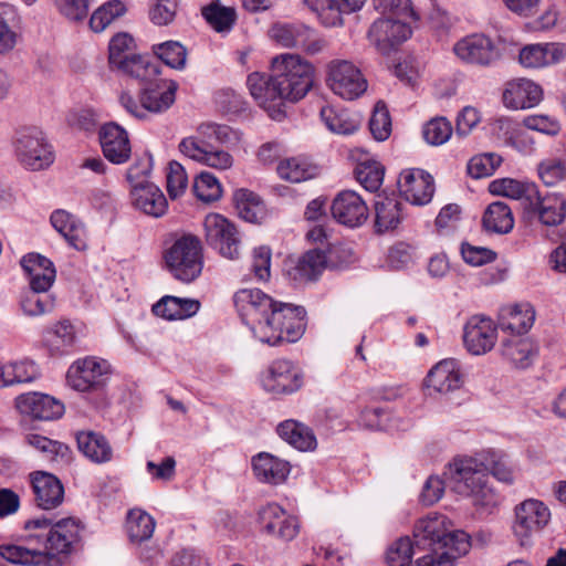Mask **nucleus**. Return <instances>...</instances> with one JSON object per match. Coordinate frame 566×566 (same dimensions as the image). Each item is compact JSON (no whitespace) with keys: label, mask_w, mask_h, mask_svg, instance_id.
I'll list each match as a JSON object with an SVG mask.
<instances>
[{"label":"nucleus","mask_w":566,"mask_h":566,"mask_svg":"<svg viewBox=\"0 0 566 566\" xmlns=\"http://www.w3.org/2000/svg\"><path fill=\"white\" fill-rule=\"evenodd\" d=\"M400 195L410 203L422 206L428 203L434 192V182L431 175L422 169H406L398 179Z\"/></svg>","instance_id":"obj_19"},{"label":"nucleus","mask_w":566,"mask_h":566,"mask_svg":"<svg viewBox=\"0 0 566 566\" xmlns=\"http://www.w3.org/2000/svg\"><path fill=\"white\" fill-rule=\"evenodd\" d=\"M0 556L15 565H38L43 559V552L20 545H0Z\"/></svg>","instance_id":"obj_61"},{"label":"nucleus","mask_w":566,"mask_h":566,"mask_svg":"<svg viewBox=\"0 0 566 566\" xmlns=\"http://www.w3.org/2000/svg\"><path fill=\"white\" fill-rule=\"evenodd\" d=\"M326 83L336 95L347 101L361 96L368 86L361 71L347 60L328 63Z\"/></svg>","instance_id":"obj_10"},{"label":"nucleus","mask_w":566,"mask_h":566,"mask_svg":"<svg viewBox=\"0 0 566 566\" xmlns=\"http://www.w3.org/2000/svg\"><path fill=\"white\" fill-rule=\"evenodd\" d=\"M101 147L107 160L122 165L130 158L132 147L127 132L115 123L103 125L98 133Z\"/></svg>","instance_id":"obj_23"},{"label":"nucleus","mask_w":566,"mask_h":566,"mask_svg":"<svg viewBox=\"0 0 566 566\" xmlns=\"http://www.w3.org/2000/svg\"><path fill=\"white\" fill-rule=\"evenodd\" d=\"M418 546L427 547L428 552H439L453 564L454 559L470 549L469 535L452 528L450 520L442 514H429L415 525Z\"/></svg>","instance_id":"obj_1"},{"label":"nucleus","mask_w":566,"mask_h":566,"mask_svg":"<svg viewBox=\"0 0 566 566\" xmlns=\"http://www.w3.org/2000/svg\"><path fill=\"white\" fill-rule=\"evenodd\" d=\"M279 176L291 182H302L319 174L317 165L305 157H293L281 161L276 168Z\"/></svg>","instance_id":"obj_44"},{"label":"nucleus","mask_w":566,"mask_h":566,"mask_svg":"<svg viewBox=\"0 0 566 566\" xmlns=\"http://www.w3.org/2000/svg\"><path fill=\"white\" fill-rule=\"evenodd\" d=\"M154 54L167 66L184 70L187 62V49L178 41H166L153 45Z\"/></svg>","instance_id":"obj_57"},{"label":"nucleus","mask_w":566,"mask_h":566,"mask_svg":"<svg viewBox=\"0 0 566 566\" xmlns=\"http://www.w3.org/2000/svg\"><path fill=\"white\" fill-rule=\"evenodd\" d=\"M537 174L544 185L556 186L566 179V161L557 157L543 159L537 165Z\"/></svg>","instance_id":"obj_63"},{"label":"nucleus","mask_w":566,"mask_h":566,"mask_svg":"<svg viewBox=\"0 0 566 566\" xmlns=\"http://www.w3.org/2000/svg\"><path fill=\"white\" fill-rule=\"evenodd\" d=\"M233 302L242 322L256 337V325L266 319L276 301L259 289H242L235 292Z\"/></svg>","instance_id":"obj_13"},{"label":"nucleus","mask_w":566,"mask_h":566,"mask_svg":"<svg viewBox=\"0 0 566 566\" xmlns=\"http://www.w3.org/2000/svg\"><path fill=\"white\" fill-rule=\"evenodd\" d=\"M27 441L51 461L66 463L71 460L72 452L69 446L63 442L51 440L36 433L28 434Z\"/></svg>","instance_id":"obj_51"},{"label":"nucleus","mask_w":566,"mask_h":566,"mask_svg":"<svg viewBox=\"0 0 566 566\" xmlns=\"http://www.w3.org/2000/svg\"><path fill=\"white\" fill-rule=\"evenodd\" d=\"M109 366L105 360L87 357L74 361L66 374L67 384L77 391L102 388L108 377Z\"/></svg>","instance_id":"obj_15"},{"label":"nucleus","mask_w":566,"mask_h":566,"mask_svg":"<svg viewBox=\"0 0 566 566\" xmlns=\"http://www.w3.org/2000/svg\"><path fill=\"white\" fill-rule=\"evenodd\" d=\"M39 375L38 366L31 360L6 364L0 367V388L33 381Z\"/></svg>","instance_id":"obj_46"},{"label":"nucleus","mask_w":566,"mask_h":566,"mask_svg":"<svg viewBox=\"0 0 566 566\" xmlns=\"http://www.w3.org/2000/svg\"><path fill=\"white\" fill-rule=\"evenodd\" d=\"M462 384V374L455 359L439 361L430 369L426 378L427 387L440 394L457 390Z\"/></svg>","instance_id":"obj_31"},{"label":"nucleus","mask_w":566,"mask_h":566,"mask_svg":"<svg viewBox=\"0 0 566 566\" xmlns=\"http://www.w3.org/2000/svg\"><path fill=\"white\" fill-rule=\"evenodd\" d=\"M319 115L326 127L336 134H353L360 125L359 117L345 108L326 105L321 108Z\"/></svg>","instance_id":"obj_40"},{"label":"nucleus","mask_w":566,"mask_h":566,"mask_svg":"<svg viewBox=\"0 0 566 566\" xmlns=\"http://www.w3.org/2000/svg\"><path fill=\"white\" fill-rule=\"evenodd\" d=\"M20 263L28 274L31 290L50 291L56 277V271L51 260L39 253H29L21 259Z\"/></svg>","instance_id":"obj_29"},{"label":"nucleus","mask_w":566,"mask_h":566,"mask_svg":"<svg viewBox=\"0 0 566 566\" xmlns=\"http://www.w3.org/2000/svg\"><path fill=\"white\" fill-rule=\"evenodd\" d=\"M203 18L217 32L229 31L237 19L235 10L231 7L221 6L216 0L201 10Z\"/></svg>","instance_id":"obj_52"},{"label":"nucleus","mask_w":566,"mask_h":566,"mask_svg":"<svg viewBox=\"0 0 566 566\" xmlns=\"http://www.w3.org/2000/svg\"><path fill=\"white\" fill-rule=\"evenodd\" d=\"M313 33L314 30L303 23H276L270 29V36L284 48H300Z\"/></svg>","instance_id":"obj_43"},{"label":"nucleus","mask_w":566,"mask_h":566,"mask_svg":"<svg viewBox=\"0 0 566 566\" xmlns=\"http://www.w3.org/2000/svg\"><path fill=\"white\" fill-rule=\"evenodd\" d=\"M332 214L337 222L355 228L367 220L368 208L357 192L344 190L333 200Z\"/></svg>","instance_id":"obj_22"},{"label":"nucleus","mask_w":566,"mask_h":566,"mask_svg":"<svg viewBox=\"0 0 566 566\" xmlns=\"http://www.w3.org/2000/svg\"><path fill=\"white\" fill-rule=\"evenodd\" d=\"M501 353L516 368H527L536 355V348L528 338L511 336L502 342Z\"/></svg>","instance_id":"obj_41"},{"label":"nucleus","mask_w":566,"mask_h":566,"mask_svg":"<svg viewBox=\"0 0 566 566\" xmlns=\"http://www.w3.org/2000/svg\"><path fill=\"white\" fill-rule=\"evenodd\" d=\"M496 336V327L485 316H472L463 328L464 346L473 355L490 352L495 345Z\"/></svg>","instance_id":"obj_20"},{"label":"nucleus","mask_w":566,"mask_h":566,"mask_svg":"<svg viewBox=\"0 0 566 566\" xmlns=\"http://www.w3.org/2000/svg\"><path fill=\"white\" fill-rule=\"evenodd\" d=\"M117 70L149 84H151L160 73L158 64L139 55H130L125 64Z\"/></svg>","instance_id":"obj_59"},{"label":"nucleus","mask_w":566,"mask_h":566,"mask_svg":"<svg viewBox=\"0 0 566 566\" xmlns=\"http://www.w3.org/2000/svg\"><path fill=\"white\" fill-rule=\"evenodd\" d=\"M482 224L485 231L506 234L514 227V218L511 208L502 201H495L488 206Z\"/></svg>","instance_id":"obj_42"},{"label":"nucleus","mask_w":566,"mask_h":566,"mask_svg":"<svg viewBox=\"0 0 566 566\" xmlns=\"http://www.w3.org/2000/svg\"><path fill=\"white\" fill-rule=\"evenodd\" d=\"M13 148L18 161L30 170L44 169L54 160L52 147L38 127L18 129L13 138Z\"/></svg>","instance_id":"obj_8"},{"label":"nucleus","mask_w":566,"mask_h":566,"mask_svg":"<svg viewBox=\"0 0 566 566\" xmlns=\"http://www.w3.org/2000/svg\"><path fill=\"white\" fill-rule=\"evenodd\" d=\"M53 228L63 235L76 250L86 249V230L84 224L65 210H56L51 214Z\"/></svg>","instance_id":"obj_33"},{"label":"nucleus","mask_w":566,"mask_h":566,"mask_svg":"<svg viewBox=\"0 0 566 566\" xmlns=\"http://www.w3.org/2000/svg\"><path fill=\"white\" fill-rule=\"evenodd\" d=\"M250 95L271 118L281 120L285 116V102L287 101L274 78V73L265 75L253 72L247 78Z\"/></svg>","instance_id":"obj_11"},{"label":"nucleus","mask_w":566,"mask_h":566,"mask_svg":"<svg viewBox=\"0 0 566 566\" xmlns=\"http://www.w3.org/2000/svg\"><path fill=\"white\" fill-rule=\"evenodd\" d=\"M369 130L378 142L386 140L391 134V118L386 104L377 102L369 119Z\"/></svg>","instance_id":"obj_64"},{"label":"nucleus","mask_w":566,"mask_h":566,"mask_svg":"<svg viewBox=\"0 0 566 566\" xmlns=\"http://www.w3.org/2000/svg\"><path fill=\"white\" fill-rule=\"evenodd\" d=\"M259 522L268 534L277 535L284 541H291L298 534V522L294 516H285L284 510L271 503L259 511Z\"/></svg>","instance_id":"obj_25"},{"label":"nucleus","mask_w":566,"mask_h":566,"mask_svg":"<svg viewBox=\"0 0 566 566\" xmlns=\"http://www.w3.org/2000/svg\"><path fill=\"white\" fill-rule=\"evenodd\" d=\"M325 252L321 250H310L304 253L289 270V275L298 282L316 280L324 269L327 268Z\"/></svg>","instance_id":"obj_39"},{"label":"nucleus","mask_w":566,"mask_h":566,"mask_svg":"<svg viewBox=\"0 0 566 566\" xmlns=\"http://www.w3.org/2000/svg\"><path fill=\"white\" fill-rule=\"evenodd\" d=\"M279 436L300 451H313L317 447L311 428L295 420H285L277 426Z\"/></svg>","instance_id":"obj_38"},{"label":"nucleus","mask_w":566,"mask_h":566,"mask_svg":"<svg viewBox=\"0 0 566 566\" xmlns=\"http://www.w3.org/2000/svg\"><path fill=\"white\" fill-rule=\"evenodd\" d=\"M134 207L147 216L159 218L165 214L168 202L163 191L153 182L140 180L132 187Z\"/></svg>","instance_id":"obj_28"},{"label":"nucleus","mask_w":566,"mask_h":566,"mask_svg":"<svg viewBox=\"0 0 566 566\" xmlns=\"http://www.w3.org/2000/svg\"><path fill=\"white\" fill-rule=\"evenodd\" d=\"M252 470L260 482L280 484L285 481L290 473L287 461L281 460L271 453L260 452L251 461Z\"/></svg>","instance_id":"obj_32"},{"label":"nucleus","mask_w":566,"mask_h":566,"mask_svg":"<svg viewBox=\"0 0 566 566\" xmlns=\"http://www.w3.org/2000/svg\"><path fill=\"white\" fill-rule=\"evenodd\" d=\"M551 521V511L539 500L527 499L515 507L513 531L522 546L528 545L531 538L541 533Z\"/></svg>","instance_id":"obj_12"},{"label":"nucleus","mask_w":566,"mask_h":566,"mask_svg":"<svg viewBox=\"0 0 566 566\" xmlns=\"http://www.w3.org/2000/svg\"><path fill=\"white\" fill-rule=\"evenodd\" d=\"M410 25L400 18L392 15L376 20L368 31V38L376 49L382 54H389L391 50L410 38Z\"/></svg>","instance_id":"obj_16"},{"label":"nucleus","mask_w":566,"mask_h":566,"mask_svg":"<svg viewBox=\"0 0 566 566\" xmlns=\"http://www.w3.org/2000/svg\"><path fill=\"white\" fill-rule=\"evenodd\" d=\"M274 78L286 99L297 102L311 91L314 82V67L298 54L283 53L271 61Z\"/></svg>","instance_id":"obj_6"},{"label":"nucleus","mask_w":566,"mask_h":566,"mask_svg":"<svg viewBox=\"0 0 566 566\" xmlns=\"http://www.w3.org/2000/svg\"><path fill=\"white\" fill-rule=\"evenodd\" d=\"M126 11L124 3L119 0H113L104 3L95 10L90 19V27L94 32L104 31L115 19L123 15Z\"/></svg>","instance_id":"obj_60"},{"label":"nucleus","mask_w":566,"mask_h":566,"mask_svg":"<svg viewBox=\"0 0 566 566\" xmlns=\"http://www.w3.org/2000/svg\"><path fill=\"white\" fill-rule=\"evenodd\" d=\"M32 489L36 505L42 510H53L64 500V488L53 474L38 471L31 474Z\"/></svg>","instance_id":"obj_27"},{"label":"nucleus","mask_w":566,"mask_h":566,"mask_svg":"<svg viewBox=\"0 0 566 566\" xmlns=\"http://www.w3.org/2000/svg\"><path fill=\"white\" fill-rule=\"evenodd\" d=\"M566 57V45L563 43H535L525 45L518 61L526 69H542L557 64Z\"/></svg>","instance_id":"obj_24"},{"label":"nucleus","mask_w":566,"mask_h":566,"mask_svg":"<svg viewBox=\"0 0 566 566\" xmlns=\"http://www.w3.org/2000/svg\"><path fill=\"white\" fill-rule=\"evenodd\" d=\"M20 17L13 6L0 3V54L12 51L20 40Z\"/></svg>","instance_id":"obj_37"},{"label":"nucleus","mask_w":566,"mask_h":566,"mask_svg":"<svg viewBox=\"0 0 566 566\" xmlns=\"http://www.w3.org/2000/svg\"><path fill=\"white\" fill-rule=\"evenodd\" d=\"M453 52L461 61L480 66H488L500 59L499 49L482 33L462 38L454 44Z\"/></svg>","instance_id":"obj_17"},{"label":"nucleus","mask_w":566,"mask_h":566,"mask_svg":"<svg viewBox=\"0 0 566 566\" xmlns=\"http://www.w3.org/2000/svg\"><path fill=\"white\" fill-rule=\"evenodd\" d=\"M304 375L293 361L275 359L261 377L262 387L272 394H293L303 386Z\"/></svg>","instance_id":"obj_14"},{"label":"nucleus","mask_w":566,"mask_h":566,"mask_svg":"<svg viewBox=\"0 0 566 566\" xmlns=\"http://www.w3.org/2000/svg\"><path fill=\"white\" fill-rule=\"evenodd\" d=\"M233 202L241 219L251 223H259L263 219L264 205L256 193L238 189L233 193Z\"/></svg>","instance_id":"obj_45"},{"label":"nucleus","mask_w":566,"mask_h":566,"mask_svg":"<svg viewBox=\"0 0 566 566\" xmlns=\"http://www.w3.org/2000/svg\"><path fill=\"white\" fill-rule=\"evenodd\" d=\"M313 12L316 13L321 22L327 27H338L343 24V14L339 0H304Z\"/></svg>","instance_id":"obj_56"},{"label":"nucleus","mask_w":566,"mask_h":566,"mask_svg":"<svg viewBox=\"0 0 566 566\" xmlns=\"http://www.w3.org/2000/svg\"><path fill=\"white\" fill-rule=\"evenodd\" d=\"M15 407L20 413L39 420H54L64 412V405L60 400L36 391L18 396Z\"/></svg>","instance_id":"obj_21"},{"label":"nucleus","mask_w":566,"mask_h":566,"mask_svg":"<svg viewBox=\"0 0 566 566\" xmlns=\"http://www.w3.org/2000/svg\"><path fill=\"white\" fill-rule=\"evenodd\" d=\"M24 528L27 531L48 530L45 534H30L31 537L42 541L43 549L41 551L45 558L71 553L73 546L78 543L81 538L84 525L75 517L62 518L55 523H52V521L46 517H36L28 520L24 523Z\"/></svg>","instance_id":"obj_5"},{"label":"nucleus","mask_w":566,"mask_h":566,"mask_svg":"<svg viewBox=\"0 0 566 566\" xmlns=\"http://www.w3.org/2000/svg\"><path fill=\"white\" fill-rule=\"evenodd\" d=\"M45 342L52 350L66 353L67 348L72 347L75 342L73 325L66 319L55 323L46 331Z\"/></svg>","instance_id":"obj_58"},{"label":"nucleus","mask_w":566,"mask_h":566,"mask_svg":"<svg viewBox=\"0 0 566 566\" xmlns=\"http://www.w3.org/2000/svg\"><path fill=\"white\" fill-rule=\"evenodd\" d=\"M451 489L470 497L472 504L483 512H491L497 505V496L488 485V475L478 457H459L449 464Z\"/></svg>","instance_id":"obj_3"},{"label":"nucleus","mask_w":566,"mask_h":566,"mask_svg":"<svg viewBox=\"0 0 566 566\" xmlns=\"http://www.w3.org/2000/svg\"><path fill=\"white\" fill-rule=\"evenodd\" d=\"M543 99L542 87L531 80L518 78L507 83L503 103L512 109L532 108Z\"/></svg>","instance_id":"obj_26"},{"label":"nucleus","mask_w":566,"mask_h":566,"mask_svg":"<svg viewBox=\"0 0 566 566\" xmlns=\"http://www.w3.org/2000/svg\"><path fill=\"white\" fill-rule=\"evenodd\" d=\"M78 450L94 463L112 460L113 449L107 439L94 431H81L76 434Z\"/></svg>","instance_id":"obj_36"},{"label":"nucleus","mask_w":566,"mask_h":566,"mask_svg":"<svg viewBox=\"0 0 566 566\" xmlns=\"http://www.w3.org/2000/svg\"><path fill=\"white\" fill-rule=\"evenodd\" d=\"M478 459L485 471H490L492 475L500 482L512 484L514 481L513 470L507 461V457L495 450H485L479 453Z\"/></svg>","instance_id":"obj_47"},{"label":"nucleus","mask_w":566,"mask_h":566,"mask_svg":"<svg viewBox=\"0 0 566 566\" xmlns=\"http://www.w3.org/2000/svg\"><path fill=\"white\" fill-rule=\"evenodd\" d=\"M207 244L223 258L235 260L241 254V235L235 224L219 213H209L203 221Z\"/></svg>","instance_id":"obj_9"},{"label":"nucleus","mask_w":566,"mask_h":566,"mask_svg":"<svg viewBox=\"0 0 566 566\" xmlns=\"http://www.w3.org/2000/svg\"><path fill=\"white\" fill-rule=\"evenodd\" d=\"M355 176L367 191L375 192L382 185L385 167L377 160L367 159L357 164Z\"/></svg>","instance_id":"obj_54"},{"label":"nucleus","mask_w":566,"mask_h":566,"mask_svg":"<svg viewBox=\"0 0 566 566\" xmlns=\"http://www.w3.org/2000/svg\"><path fill=\"white\" fill-rule=\"evenodd\" d=\"M199 136L184 138L179 150L188 158L216 170H229L234 164L233 156L223 149H218L212 142L227 144L231 140L232 129L227 125L203 123L198 127Z\"/></svg>","instance_id":"obj_2"},{"label":"nucleus","mask_w":566,"mask_h":566,"mask_svg":"<svg viewBox=\"0 0 566 566\" xmlns=\"http://www.w3.org/2000/svg\"><path fill=\"white\" fill-rule=\"evenodd\" d=\"M192 188L196 197L202 202H213L222 196L220 181L208 171H202L196 177Z\"/></svg>","instance_id":"obj_62"},{"label":"nucleus","mask_w":566,"mask_h":566,"mask_svg":"<svg viewBox=\"0 0 566 566\" xmlns=\"http://www.w3.org/2000/svg\"><path fill=\"white\" fill-rule=\"evenodd\" d=\"M178 84L175 81L159 80L142 90L139 102L145 112L161 113L167 111L176 99Z\"/></svg>","instance_id":"obj_30"},{"label":"nucleus","mask_w":566,"mask_h":566,"mask_svg":"<svg viewBox=\"0 0 566 566\" xmlns=\"http://www.w3.org/2000/svg\"><path fill=\"white\" fill-rule=\"evenodd\" d=\"M534 318L535 313L528 304L507 306L500 312L499 326L512 336L521 337L532 327Z\"/></svg>","instance_id":"obj_34"},{"label":"nucleus","mask_w":566,"mask_h":566,"mask_svg":"<svg viewBox=\"0 0 566 566\" xmlns=\"http://www.w3.org/2000/svg\"><path fill=\"white\" fill-rule=\"evenodd\" d=\"M199 308L200 303L197 300L166 295L153 306V313L165 319L175 321L189 318Z\"/></svg>","instance_id":"obj_35"},{"label":"nucleus","mask_w":566,"mask_h":566,"mask_svg":"<svg viewBox=\"0 0 566 566\" xmlns=\"http://www.w3.org/2000/svg\"><path fill=\"white\" fill-rule=\"evenodd\" d=\"M428 552L427 547H420L417 543V537H400L394 542L386 555L388 566H410L412 556L418 553Z\"/></svg>","instance_id":"obj_48"},{"label":"nucleus","mask_w":566,"mask_h":566,"mask_svg":"<svg viewBox=\"0 0 566 566\" xmlns=\"http://www.w3.org/2000/svg\"><path fill=\"white\" fill-rule=\"evenodd\" d=\"M527 210L532 218L542 224L555 227L563 222L566 216V199L556 192L541 193L536 187L534 196L527 202Z\"/></svg>","instance_id":"obj_18"},{"label":"nucleus","mask_w":566,"mask_h":566,"mask_svg":"<svg viewBox=\"0 0 566 566\" xmlns=\"http://www.w3.org/2000/svg\"><path fill=\"white\" fill-rule=\"evenodd\" d=\"M401 203L395 198H382L375 203L376 221L375 226L378 232H385L395 229L401 218Z\"/></svg>","instance_id":"obj_50"},{"label":"nucleus","mask_w":566,"mask_h":566,"mask_svg":"<svg viewBox=\"0 0 566 566\" xmlns=\"http://www.w3.org/2000/svg\"><path fill=\"white\" fill-rule=\"evenodd\" d=\"M20 305L25 315L40 316L54 310L55 297L49 292L29 289L22 294Z\"/></svg>","instance_id":"obj_49"},{"label":"nucleus","mask_w":566,"mask_h":566,"mask_svg":"<svg viewBox=\"0 0 566 566\" xmlns=\"http://www.w3.org/2000/svg\"><path fill=\"white\" fill-rule=\"evenodd\" d=\"M165 261L175 279L190 283L202 271V247L192 234L182 235L166 251Z\"/></svg>","instance_id":"obj_7"},{"label":"nucleus","mask_w":566,"mask_h":566,"mask_svg":"<svg viewBox=\"0 0 566 566\" xmlns=\"http://www.w3.org/2000/svg\"><path fill=\"white\" fill-rule=\"evenodd\" d=\"M535 184L521 182L515 179L504 178L493 180L490 184V191L494 195L507 197L511 199H525L526 202L534 196Z\"/></svg>","instance_id":"obj_53"},{"label":"nucleus","mask_w":566,"mask_h":566,"mask_svg":"<svg viewBox=\"0 0 566 566\" xmlns=\"http://www.w3.org/2000/svg\"><path fill=\"white\" fill-rule=\"evenodd\" d=\"M306 324L303 306L276 301L266 319L256 325L255 338L270 346L295 343L304 335Z\"/></svg>","instance_id":"obj_4"},{"label":"nucleus","mask_w":566,"mask_h":566,"mask_svg":"<svg viewBox=\"0 0 566 566\" xmlns=\"http://www.w3.org/2000/svg\"><path fill=\"white\" fill-rule=\"evenodd\" d=\"M154 518L140 510H132L127 516V532L132 542L142 543L151 537L155 530Z\"/></svg>","instance_id":"obj_55"}]
</instances>
